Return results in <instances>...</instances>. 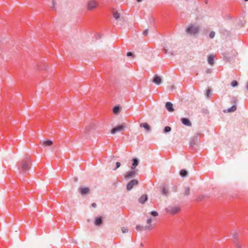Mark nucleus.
Returning a JSON list of instances; mask_svg holds the SVG:
<instances>
[{"label": "nucleus", "instance_id": "1", "mask_svg": "<svg viewBox=\"0 0 248 248\" xmlns=\"http://www.w3.org/2000/svg\"><path fill=\"white\" fill-rule=\"evenodd\" d=\"M30 164L31 161L29 159L27 160H23L20 162L19 165L21 167V170L23 173H26L29 170Z\"/></svg>", "mask_w": 248, "mask_h": 248}, {"label": "nucleus", "instance_id": "2", "mask_svg": "<svg viewBox=\"0 0 248 248\" xmlns=\"http://www.w3.org/2000/svg\"><path fill=\"white\" fill-rule=\"evenodd\" d=\"M165 210L170 214L175 215L180 211L181 207L179 206L170 205L166 208Z\"/></svg>", "mask_w": 248, "mask_h": 248}, {"label": "nucleus", "instance_id": "3", "mask_svg": "<svg viewBox=\"0 0 248 248\" xmlns=\"http://www.w3.org/2000/svg\"><path fill=\"white\" fill-rule=\"evenodd\" d=\"M199 26H196L191 24L186 28V31L187 33L193 35L198 33L199 31Z\"/></svg>", "mask_w": 248, "mask_h": 248}, {"label": "nucleus", "instance_id": "4", "mask_svg": "<svg viewBox=\"0 0 248 248\" xmlns=\"http://www.w3.org/2000/svg\"><path fill=\"white\" fill-rule=\"evenodd\" d=\"M138 171V170H131L126 172L124 175V179L127 180L134 178Z\"/></svg>", "mask_w": 248, "mask_h": 248}, {"label": "nucleus", "instance_id": "5", "mask_svg": "<svg viewBox=\"0 0 248 248\" xmlns=\"http://www.w3.org/2000/svg\"><path fill=\"white\" fill-rule=\"evenodd\" d=\"M139 184L138 180L136 179H133L129 181L126 185V189L128 191H130L132 189L133 187L137 186Z\"/></svg>", "mask_w": 248, "mask_h": 248}, {"label": "nucleus", "instance_id": "6", "mask_svg": "<svg viewBox=\"0 0 248 248\" xmlns=\"http://www.w3.org/2000/svg\"><path fill=\"white\" fill-rule=\"evenodd\" d=\"M140 163V159L137 157H134L132 159V165L130 167L131 170H138L136 169Z\"/></svg>", "mask_w": 248, "mask_h": 248}, {"label": "nucleus", "instance_id": "7", "mask_svg": "<svg viewBox=\"0 0 248 248\" xmlns=\"http://www.w3.org/2000/svg\"><path fill=\"white\" fill-rule=\"evenodd\" d=\"M152 82L154 83L159 85L162 83V79L160 76L156 74L154 76L152 79Z\"/></svg>", "mask_w": 248, "mask_h": 248}, {"label": "nucleus", "instance_id": "8", "mask_svg": "<svg viewBox=\"0 0 248 248\" xmlns=\"http://www.w3.org/2000/svg\"><path fill=\"white\" fill-rule=\"evenodd\" d=\"M200 135L196 134L194 135L190 140V145L191 146H193L196 145L199 140Z\"/></svg>", "mask_w": 248, "mask_h": 248}, {"label": "nucleus", "instance_id": "9", "mask_svg": "<svg viewBox=\"0 0 248 248\" xmlns=\"http://www.w3.org/2000/svg\"><path fill=\"white\" fill-rule=\"evenodd\" d=\"M124 128V126L122 124L118 125L113 127L111 130V134H115V133L122 131Z\"/></svg>", "mask_w": 248, "mask_h": 248}, {"label": "nucleus", "instance_id": "10", "mask_svg": "<svg viewBox=\"0 0 248 248\" xmlns=\"http://www.w3.org/2000/svg\"><path fill=\"white\" fill-rule=\"evenodd\" d=\"M97 5V2L94 0H90L88 3V9L92 10L96 7Z\"/></svg>", "mask_w": 248, "mask_h": 248}, {"label": "nucleus", "instance_id": "11", "mask_svg": "<svg viewBox=\"0 0 248 248\" xmlns=\"http://www.w3.org/2000/svg\"><path fill=\"white\" fill-rule=\"evenodd\" d=\"M94 225L99 227L103 224V218L101 217H98L94 218Z\"/></svg>", "mask_w": 248, "mask_h": 248}, {"label": "nucleus", "instance_id": "12", "mask_svg": "<svg viewBox=\"0 0 248 248\" xmlns=\"http://www.w3.org/2000/svg\"><path fill=\"white\" fill-rule=\"evenodd\" d=\"M90 188L88 187H81L79 188V192L82 195L88 194Z\"/></svg>", "mask_w": 248, "mask_h": 248}, {"label": "nucleus", "instance_id": "13", "mask_svg": "<svg viewBox=\"0 0 248 248\" xmlns=\"http://www.w3.org/2000/svg\"><path fill=\"white\" fill-rule=\"evenodd\" d=\"M181 121L182 123L186 126H190L191 125V123L188 118H182Z\"/></svg>", "mask_w": 248, "mask_h": 248}, {"label": "nucleus", "instance_id": "14", "mask_svg": "<svg viewBox=\"0 0 248 248\" xmlns=\"http://www.w3.org/2000/svg\"><path fill=\"white\" fill-rule=\"evenodd\" d=\"M148 196L146 194L142 195L138 200L140 203L144 204L148 200Z\"/></svg>", "mask_w": 248, "mask_h": 248}, {"label": "nucleus", "instance_id": "15", "mask_svg": "<svg viewBox=\"0 0 248 248\" xmlns=\"http://www.w3.org/2000/svg\"><path fill=\"white\" fill-rule=\"evenodd\" d=\"M140 127L144 128L148 132H149L151 130V127L147 123L140 124Z\"/></svg>", "mask_w": 248, "mask_h": 248}, {"label": "nucleus", "instance_id": "16", "mask_svg": "<svg viewBox=\"0 0 248 248\" xmlns=\"http://www.w3.org/2000/svg\"><path fill=\"white\" fill-rule=\"evenodd\" d=\"M42 144L44 146H50L53 144V141L51 140H47L41 141Z\"/></svg>", "mask_w": 248, "mask_h": 248}, {"label": "nucleus", "instance_id": "17", "mask_svg": "<svg viewBox=\"0 0 248 248\" xmlns=\"http://www.w3.org/2000/svg\"><path fill=\"white\" fill-rule=\"evenodd\" d=\"M113 17L117 20L120 18L121 15L117 11L113 10L112 11Z\"/></svg>", "mask_w": 248, "mask_h": 248}, {"label": "nucleus", "instance_id": "18", "mask_svg": "<svg viewBox=\"0 0 248 248\" xmlns=\"http://www.w3.org/2000/svg\"><path fill=\"white\" fill-rule=\"evenodd\" d=\"M207 61L209 64L212 65L214 63V56L210 55L208 57Z\"/></svg>", "mask_w": 248, "mask_h": 248}, {"label": "nucleus", "instance_id": "19", "mask_svg": "<svg viewBox=\"0 0 248 248\" xmlns=\"http://www.w3.org/2000/svg\"><path fill=\"white\" fill-rule=\"evenodd\" d=\"M179 174L182 177H186L187 175V172L185 170H182L179 171Z\"/></svg>", "mask_w": 248, "mask_h": 248}, {"label": "nucleus", "instance_id": "20", "mask_svg": "<svg viewBox=\"0 0 248 248\" xmlns=\"http://www.w3.org/2000/svg\"><path fill=\"white\" fill-rule=\"evenodd\" d=\"M173 104L170 102H167L165 104V108H173Z\"/></svg>", "mask_w": 248, "mask_h": 248}, {"label": "nucleus", "instance_id": "21", "mask_svg": "<svg viewBox=\"0 0 248 248\" xmlns=\"http://www.w3.org/2000/svg\"><path fill=\"white\" fill-rule=\"evenodd\" d=\"M152 225H148L142 227V230L151 231L152 230Z\"/></svg>", "mask_w": 248, "mask_h": 248}, {"label": "nucleus", "instance_id": "22", "mask_svg": "<svg viewBox=\"0 0 248 248\" xmlns=\"http://www.w3.org/2000/svg\"><path fill=\"white\" fill-rule=\"evenodd\" d=\"M161 193L162 195L167 196L168 194V191L165 187H163Z\"/></svg>", "mask_w": 248, "mask_h": 248}, {"label": "nucleus", "instance_id": "23", "mask_svg": "<svg viewBox=\"0 0 248 248\" xmlns=\"http://www.w3.org/2000/svg\"><path fill=\"white\" fill-rule=\"evenodd\" d=\"M171 127L169 126H166L164 128L163 132L165 134L170 132L171 131Z\"/></svg>", "mask_w": 248, "mask_h": 248}, {"label": "nucleus", "instance_id": "24", "mask_svg": "<svg viewBox=\"0 0 248 248\" xmlns=\"http://www.w3.org/2000/svg\"><path fill=\"white\" fill-rule=\"evenodd\" d=\"M211 92H212V90L211 89H208L207 90H206V96L207 97H209L211 95Z\"/></svg>", "mask_w": 248, "mask_h": 248}, {"label": "nucleus", "instance_id": "25", "mask_svg": "<svg viewBox=\"0 0 248 248\" xmlns=\"http://www.w3.org/2000/svg\"><path fill=\"white\" fill-rule=\"evenodd\" d=\"M238 85V82L235 80H234L233 81H232L231 82V86L232 87H237Z\"/></svg>", "mask_w": 248, "mask_h": 248}, {"label": "nucleus", "instance_id": "26", "mask_svg": "<svg viewBox=\"0 0 248 248\" xmlns=\"http://www.w3.org/2000/svg\"><path fill=\"white\" fill-rule=\"evenodd\" d=\"M190 194V189L189 187H186L185 190V195L188 196Z\"/></svg>", "mask_w": 248, "mask_h": 248}, {"label": "nucleus", "instance_id": "27", "mask_svg": "<svg viewBox=\"0 0 248 248\" xmlns=\"http://www.w3.org/2000/svg\"><path fill=\"white\" fill-rule=\"evenodd\" d=\"M215 34H216V33L215 31H211L210 33H209V37L211 38V39H213L214 38L215 36Z\"/></svg>", "mask_w": 248, "mask_h": 248}, {"label": "nucleus", "instance_id": "28", "mask_svg": "<svg viewBox=\"0 0 248 248\" xmlns=\"http://www.w3.org/2000/svg\"><path fill=\"white\" fill-rule=\"evenodd\" d=\"M236 109H223V112L224 113H230L234 112Z\"/></svg>", "mask_w": 248, "mask_h": 248}, {"label": "nucleus", "instance_id": "29", "mask_svg": "<svg viewBox=\"0 0 248 248\" xmlns=\"http://www.w3.org/2000/svg\"><path fill=\"white\" fill-rule=\"evenodd\" d=\"M112 110H113V113L114 114L118 115L120 113L121 109H112Z\"/></svg>", "mask_w": 248, "mask_h": 248}, {"label": "nucleus", "instance_id": "30", "mask_svg": "<svg viewBox=\"0 0 248 248\" xmlns=\"http://www.w3.org/2000/svg\"><path fill=\"white\" fill-rule=\"evenodd\" d=\"M122 232L123 233L127 232L128 231V229L126 227H122L121 228Z\"/></svg>", "mask_w": 248, "mask_h": 248}, {"label": "nucleus", "instance_id": "31", "mask_svg": "<svg viewBox=\"0 0 248 248\" xmlns=\"http://www.w3.org/2000/svg\"><path fill=\"white\" fill-rule=\"evenodd\" d=\"M151 215L152 216H154V217H156L158 216V213L156 212V211H151Z\"/></svg>", "mask_w": 248, "mask_h": 248}, {"label": "nucleus", "instance_id": "32", "mask_svg": "<svg viewBox=\"0 0 248 248\" xmlns=\"http://www.w3.org/2000/svg\"><path fill=\"white\" fill-rule=\"evenodd\" d=\"M233 108V109L236 108V102L234 99H233V104L231 107L229 108Z\"/></svg>", "mask_w": 248, "mask_h": 248}, {"label": "nucleus", "instance_id": "33", "mask_svg": "<svg viewBox=\"0 0 248 248\" xmlns=\"http://www.w3.org/2000/svg\"><path fill=\"white\" fill-rule=\"evenodd\" d=\"M121 166V163L119 162H117L116 163V167L113 169V170H116L118 168H119Z\"/></svg>", "mask_w": 248, "mask_h": 248}, {"label": "nucleus", "instance_id": "34", "mask_svg": "<svg viewBox=\"0 0 248 248\" xmlns=\"http://www.w3.org/2000/svg\"><path fill=\"white\" fill-rule=\"evenodd\" d=\"M235 247L237 248H242V247H241V245H240V244L237 241H235Z\"/></svg>", "mask_w": 248, "mask_h": 248}, {"label": "nucleus", "instance_id": "35", "mask_svg": "<svg viewBox=\"0 0 248 248\" xmlns=\"http://www.w3.org/2000/svg\"><path fill=\"white\" fill-rule=\"evenodd\" d=\"M232 236L234 239H236L238 237V234L237 232H235L232 234Z\"/></svg>", "mask_w": 248, "mask_h": 248}, {"label": "nucleus", "instance_id": "36", "mask_svg": "<svg viewBox=\"0 0 248 248\" xmlns=\"http://www.w3.org/2000/svg\"><path fill=\"white\" fill-rule=\"evenodd\" d=\"M93 125H89V126H87L85 128V130L86 131H89L90 130H91V129H92L93 128Z\"/></svg>", "mask_w": 248, "mask_h": 248}, {"label": "nucleus", "instance_id": "37", "mask_svg": "<svg viewBox=\"0 0 248 248\" xmlns=\"http://www.w3.org/2000/svg\"><path fill=\"white\" fill-rule=\"evenodd\" d=\"M134 55V54L132 52H128L127 53V56L128 57H133Z\"/></svg>", "mask_w": 248, "mask_h": 248}, {"label": "nucleus", "instance_id": "38", "mask_svg": "<svg viewBox=\"0 0 248 248\" xmlns=\"http://www.w3.org/2000/svg\"><path fill=\"white\" fill-rule=\"evenodd\" d=\"M112 108H122V107L120 105H116Z\"/></svg>", "mask_w": 248, "mask_h": 248}, {"label": "nucleus", "instance_id": "39", "mask_svg": "<svg viewBox=\"0 0 248 248\" xmlns=\"http://www.w3.org/2000/svg\"><path fill=\"white\" fill-rule=\"evenodd\" d=\"M147 223L148 224V225H151V222H152V218H148L147 220Z\"/></svg>", "mask_w": 248, "mask_h": 248}, {"label": "nucleus", "instance_id": "40", "mask_svg": "<svg viewBox=\"0 0 248 248\" xmlns=\"http://www.w3.org/2000/svg\"><path fill=\"white\" fill-rule=\"evenodd\" d=\"M148 33V29H146L143 32V34L144 35H147Z\"/></svg>", "mask_w": 248, "mask_h": 248}, {"label": "nucleus", "instance_id": "41", "mask_svg": "<svg viewBox=\"0 0 248 248\" xmlns=\"http://www.w3.org/2000/svg\"><path fill=\"white\" fill-rule=\"evenodd\" d=\"M142 226H140V225H137L136 227V229L137 230V231H139L140 230V229H142Z\"/></svg>", "mask_w": 248, "mask_h": 248}, {"label": "nucleus", "instance_id": "42", "mask_svg": "<svg viewBox=\"0 0 248 248\" xmlns=\"http://www.w3.org/2000/svg\"><path fill=\"white\" fill-rule=\"evenodd\" d=\"M212 69H207L206 70V73L207 74H210L212 72Z\"/></svg>", "mask_w": 248, "mask_h": 248}, {"label": "nucleus", "instance_id": "43", "mask_svg": "<svg viewBox=\"0 0 248 248\" xmlns=\"http://www.w3.org/2000/svg\"><path fill=\"white\" fill-rule=\"evenodd\" d=\"M54 7H55V2L54 1V0H52V6H51V8L52 9H54Z\"/></svg>", "mask_w": 248, "mask_h": 248}, {"label": "nucleus", "instance_id": "44", "mask_svg": "<svg viewBox=\"0 0 248 248\" xmlns=\"http://www.w3.org/2000/svg\"><path fill=\"white\" fill-rule=\"evenodd\" d=\"M92 206L93 208H95L96 207V204L95 203H93L92 204Z\"/></svg>", "mask_w": 248, "mask_h": 248}, {"label": "nucleus", "instance_id": "45", "mask_svg": "<svg viewBox=\"0 0 248 248\" xmlns=\"http://www.w3.org/2000/svg\"><path fill=\"white\" fill-rule=\"evenodd\" d=\"M175 87L174 86H172L170 87V90L173 91V90L175 89Z\"/></svg>", "mask_w": 248, "mask_h": 248}, {"label": "nucleus", "instance_id": "46", "mask_svg": "<svg viewBox=\"0 0 248 248\" xmlns=\"http://www.w3.org/2000/svg\"><path fill=\"white\" fill-rule=\"evenodd\" d=\"M163 51H164V52L165 53H167V52H168V50H167V49H166L165 48H164L163 49Z\"/></svg>", "mask_w": 248, "mask_h": 248}, {"label": "nucleus", "instance_id": "47", "mask_svg": "<svg viewBox=\"0 0 248 248\" xmlns=\"http://www.w3.org/2000/svg\"><path fill=\"white\" fill-rule=\"evenodd\" d=\"M170 112H172L174 109H168Z\"/></svg>", "mask_w": 248, "mask_h": 248}, {"label": "nucleus", "instance_id": "48", "mask_svg": "<svg viewBox=\"0 0 248 248\" xmlns=\"http://www.w3.org/2000/svg\"><path fill=\"white\" fill-rule=\"evenodd\" d=\"M142 0H137V1L138 2H141Z\"/></svg>", "mask_w": 248, "mask_h": 248}, {"label": "nucleus", "instance_id": "49", "mask_svg": "<svg viewBox=\"0 0 248 248\" xmlns=\"http://www.w3.org/2000/svg\"><path fill=\"white\" fill-rule=\"evenodd\" d=\"M244 24V23L243 22H241V26H242Z\"/></svg>", "mask_w": 248, "mask_h": 248}, {"label": "nucleus", "instance_id": "50", "mask_svg": "<svg viewBox=\"0 0 248 248\" xmlns=\"http://www.w3.org/2000/svg\"><path fill=\"white\" fill-rule=\"evenodd\" d=\"M246 88L248 90V83L247 85Z\"/></svg>", "mask_w": 248, "mask_h": 248}, {"label": "nucleus", "instance_id": "51", "mask_svg": "<svg viewBox=\"0 0 248 248\" xmlns=\"http://www.w3.org/2000/svg\"><path fill=\"white\" fill-rule=\"evenodd\" d=\"M140 246H141V247H143V244H142V243H141V244H140Z\"/></svg>", "mask_w": 248, "mask_h": 248}, {"label": "nucleus", "instance_id": "52", "mask_svg": "<svg viewBox=\"0 0 248 248\" xmlns=\"http://www.w3.org/2000/svg\"><path fill=\"white\" fill-rule=\"evenodd\" d=\"M245 1H247L248 0H244Z\"/></svg>", "mask_w": 248, "mask_h": 248}]
</instances>
